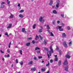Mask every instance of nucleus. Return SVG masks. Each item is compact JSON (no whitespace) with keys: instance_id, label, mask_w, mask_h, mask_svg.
Listing matches in <instances>:
<instances>
[{"instance_id":"1","label":"nucleus","mask_w":73,"mask_h":73,"mask_svg":"<svg viewBox=\"0 0 73 73\" xmlns=\"http://www.w3.org/2000/svg\"><path fill=\"white\" fill-rule=\"evenodd\" d=\"M50 50L48 51V53L49 54L50 56H52V53H53L54 51L53 50V48H52V46L50 47Z\"/></svg>"},{"instance_id":"2","label":"nucleus","mask_w":73,"mask_h":73,"mask_svg":"<svg viewBox=\"0 0 73 73\" xmlns=\"http://www.w3.org/2000/svg\"><path fill=\"white\" fill-rule=\"evenodd\" d=\"M43 18L42 17H40V18H39V21L40 22H42L41 23L43 24V22L45 21V20L42 19Z\"/></svg>"},{"instance_id":"3","label":"nucleus","mask_w":73,"mask_h":73,"mask_svg":"<svg viewBox=\"0 0 73 73\" xmlns=\"http://www.w3.org/2000/svg\"><path fill=\"white\" fill-rule=\"evenodd\" d=\"M46 28L47 29V31H48V33H50V32L49 31V29H50V27H49V25H46Z\"/></svg>"},{"instance_id":"4","label":"nucleus","mask_w":73,"mask_h":73,"mask_svg":"<svg viewBox=\"0 0 73 73\" xmlns=\"http://www.w3.org/2000/svg\"><path fill=\"white\" fill-rule=\"evenodd\" d=\"M68 64V61H67V59H66L65 60L64 62V65H67Z\"/></svg>"},{"instance_id":"5","label":"nucleus","mask_w":73,"mask_h":73,"mask_svg":"<svg viewBox=\"0 0 73 73\" xmlns=\"http://www.w3.org/2000/svg\"><path fill=\"white\" fill-rule=\"evenodd\" d=\"M57 3L56 5V8H59V3H60V1H58L57 2Z\"/></svg>"},{"instance_id":"6","label":"nucleus","mask_w":73,"mask_h":73,"mask_svg":"<svg viewBox=\"0 0 73 73\" xmlns=\"http://www.w3.org/2000/svg\"><path fill=\"white\" fill-rule=\"evenodd\" d=\"M66 36V35L65 33H63L62 34V37L63 38H65Z\"/></svg>"},{"instance_id":"7","label":"nucleus","mask_w":73,"mask_h":73,"mask_svg":"<svg viewBox=\"0 0 73 73\" xmlns=\"http://www.w3.org/2000/svg\"><path fill=\"white\" fill-rule=\"evenodd\" d=\"M63 44H64L65 48H66L67 47V46H68L67 44H66V42H63Z\"/></svg>"},{"instance_id":"8","label":"nucleus","mask_w":73,"mask_h":73,"mask_svg":"<svg viewBox=\"0 0 73 73\" xmlns=\"http://www.w3.org/2000/svg\"><path fill=\"white\" fill-rule=\"evenodd\" d=\"M33 62L32 61H29L28 63L29 65H32L33 64Z\"/></svg>"},{"instance_id":"9","label":"nucleus","mask_w":73,"mask_h":73,"mask_svg":"<svg viewBox=\"0 0 73 73\" xmlns=\"http://www.w3.org/2000/svg\"><path fill=\"white\" fill-rule=\"evenodd\" d=\"M69 41H70L69 42V46H71V45H72V41H71V40H69Z\"/></svg>"},{"instance_id":"10","label":"nucleus","mask_w":73,"mask_h":73,"mask_svg":"<svg viewBox=\"0 0 73 73\" xmlns=\"http://www.w3.org/2000/svg\"><path fill=\"white\" fill-rule=\"evenodd\" d=\"M52 13H54V14H57V12L56 11V10H54L52 11Z\"/></svg>"},{"instance_id":"11","label":"nucleus","mask_w":73,"mask_h":73,"mask_svg":"<svg viewBox=\"0 0 73 73\" xmlns=\"http://www.w3.org/2000/svg\"><path fill=\"white\" fill-rule=\"evenodd\" d=\"M22 32H24V33H27V31H25V28H22Z\"/></svg>"},{"instance_id":"12","label":"nucleus","mask_w":73,"mask_h":73,"mask_svg":"<svg viewBox=\"0 0 73 73\" xmlns=\"http://www.w3.org/2000/svg\"><path fill=\"white\" fill-rule=\"evenodd\" d=\"M53 4V1L52 0H50V2L49 3L50 5H52Z\"/></svg>"},{"instance_id":"13","label":"nucleus","mask_w":73,"mask_h":73,"mask_svg":"<svg viewBox=\"0 0 73 73\" xmlns=\"http://www.w3.org/2000/svg\"><path fill=\"white\" fill-rule=\"evenodd\" d=\"M19 17H21V18H22V19H23V18L24 17V16L21 14L19 15Z\"/></svg>"},{"instance_id":"14","label":"nucleus","mask_w":73,"mask_h":73,"mask_svg":"<svg viewBox=\"0 0 73 73\" xmlns=\"http://www.w3.org/2000/svg\"><path fill=\"white\" fill-rule=\"evenodd\" d=\"M66 57L68 58H70V56L69 55L67 54L66 56Z\"/></svg>"},{"instance_id":"15","label":"nucleus","mask_w":73,"mask_h":73,"mask_svg":"<svg viewBox=\"0 0 73 73\" xmlns=\"http://www.w3.org/2000/svg\"><path fill=\"white\" fill-rule=\"evenodd\" d=\"M12 27V24H11L9 25V26L7 27V28L8 29V28H10Z\"/></svg>"},{"instance_id":"16","label":"nucleus","mask_w":73,"mask_h":73,"mask_svg":"<svg viewBox=\"0 0 73 73\" xmlns=\"http://www.w3.org/2000/svg\"><path fill=\"white\" fill-rule=\"evenodd\" d=\"M59 31H62L64 29L62 28V27H60L59 28Z\"/></svg>"},{"instance_id":"17","label":"nucleus","mask_w":73,"mask_h":73,"mask_svg":"<svg viewBox=\"0 0 73 73\" xmlns=\"http://www.w3.org/2000/svg\"><path fill=\"white\" fill-rule=\"evenodd\" d=\"M61 61L60 60L59 61L58 65L59 66H60V65H61Z\"/></svg>"},{"instance_id":"18","label":"nucleus","mask_w":73,"mask_h":73,"mask_svg":"<svg viewBox=\"0 0 73 73\" xmlns=\"http://www.w3.org/2000/svg\"><path fill=\"white\" fill-rule=\"evenodd\" d=\"M52 23V24L54 25H55V24H56L55 23V20H53Z\"/></svg>"},{"instance_id":"19","label":"nucleus","mask_w":73,"mask_h":73,"mask_svg":"<svg viewBox=\"0 0 73 73\" xmlns=\"http://www.w3.org/2000/svg\"><path fill=\"white\" fill-rule=\"evenodd\" d=\"M31 70L32 71H36V68H32Z\"/></svg>"},{"instance_id":"20","label":"nucleus","mask_w":73,"mask_h":73,"mask_svg":"<svg viewBox=\"0 0 73 73\" xmlns=\"http://www.w3.org/2000/svg\"><path fill=\"white\" fill-rule=\"evenodd\" d=\"M37 38H38H38H39V37H38V35L36 36V37L35 38V39L36 40H37Z\"/></svg>"},{"instance_id":"21","label":"nucleus","mask_w":73,"mask_h":73,"mask_svg":"<svg viewBox=\"0 0 73 73\" xmlns=\"http://www.w3.org/2000/svg\"><path fill=\"white\" fill-rule=\"evenodd\" d=\"M40 50V48H38V47H36L35 48V50Z\"/></svg>"},{"instance_id":"22","label":"nucleus","mask_w":73,"mask_h":73,"mask_svg":"<svg viewBox=\"0 0 73 73\" xmlns=\"http://www.w3.org/2000/svg\"><path fill=\"white\" fill-rule=\"evenodd\" d=\"M36 24H35L34 25L33 27V29H35L36 28Z\"/></svg>"},{"instance_id":"23","label":"nucleus","mask_w":73,"mask_h":73,"mask_svg":"<svg viewBox=\"0 0 73 73\" xmlns=\"http://www.w3.org/2000/svg\"><path fill=\"white\" fill-rule=\"evenodd\" d=\"M5 58H7V57H9V55L8 54L7 55H5Z\"/></svg>"},{"instance_id":"24","label":"nucleus","mask_w":73,"mask_h":73,"mask_svg":"<svg viewBox=\"0 0 73 73\" xmlns=\"http://www.w3.org/2000/svg\"><path fill=\"white\" fill-rule=\"evenodd\" d=\"M5 35H6V36H7L8 37H9V35H8V33H7V32H6L5 33Z\"/></svg>"},{"instance_id":"25","label":"nucleus","mask_w":73,"mask_h":73,"mask_svg":"<svg viewBox=\"0 0 73 73\" xmlns=\"http://www.w3.org/2000/svg\"><path fill=\"white\" fill-rule=\"evenodd\" d=\"M38 32L39 33H41L42 32V31L41 29H40L38 31Z\"/></svg>"},{"instance_id":"26","label":"nucleus","mask_w":73,"mask_h":73,"mask_svg":"<svg viewBox=\"0 0 73 73\" xmlns=\"http://www.w3.org/2000/svg\"><path fill=\"white\" fill-rule=\"evenodd\" d=\"M48 64H46V66H49V62L48 61Z\"/></svg>"},{"instance_id":"27","label":"nucleus","mask_w":73,"mask_h":73,"mask_svg":"<svg viewBox=\"0 0 73 73\" xmlns=\"http://www.w3.org/2000/svg\"><path fill=\"white\" fill-rule=\"evenodd\" d=\"M24 12V10H22L19 11L20 13H23V12Z\"/></svg>"},{"instance_id":"28","label":"nucleus","mask_w":73,"mask_h":73,"mask_svg":"<svg viewBox=\"0 0 73 73\" xmlns=\"http://www.w3.org/2000/svg\"><path fill=\"white\" fill-rule=\"evenodd\" d=\"M65 70L66 71H68V67H66L65 68Z\"/></svg>"},{"instance_id":"29","label":"nucleus","mask_w":73,"mask_h":73,"mask_svg":"<svg viewBox=\"0 0 73 73\" xmlns=\"http://www.w3.org/2000/svg\"><path fill=\"white\" fill-rule=\"evenodd\" d=\"M42 71H45V69L44 68H42L41 69Z\"/></svg>"},{"instance_id":"30","label":"nucleus","mask_w":73,"mask_h":73,"mask_svg":"<svg viewBox=\"0 0 73 73\" xmlns=\"http://www.w3.org/2000/svg\"><path fill=\"white\" fill-rule=\"evenodd\" d=\"M50 33L51 36H54V35H53V34L52 32L50 33Z\"/></svg>"},{"instance_id":"31","label":"nucleus","mask_w":73,"mask_h":73,"mask_svg":"<svg viewBox=\"0 0 73 73\" xmlns=\"http://www.w3.org/2000/svg\"><path fill=\"white\" fill-rule=\"evenodd\" d=\"M22 51L21 50H19V52H20V53L21 54V55H22V54H23V53H22Z\"/></svg>"},{"instance_id":"32","label":"nucleus","mask_w":73,"mask_h":73,"mask_svg":"<svg viewBox=\"0 0 73 73\" xmlns=\"http://www.w3.org/2000/svg\"><path fill=\"white\" fill-rule=\"evenodd\" d=\"M19 63L21 65H22L23 64V61H21V62H19Z\"/></svg>"},{"instance_id":"33","label":"nucleus","mask_w":73,"mask_h":73,"mask_svg":"<svg viewBox=\"0 0 73 73\" xmlns=\"http://www.w3.org/2000/svg\"><path fill=\"white\" fill-rule=\"evenodd\" d=\"M26 45V46H29L30 45V43H27Z\"/></svg>"},{"instance_id":"34","label":"nucleus","mask_w":73,"mask_h":73,"mask_svg":"<svg viewBox=\"0 0 73 73\" xmlns=\"http://www.w3.org/2000/svg\"><path fill=\"white\" fill-rule=\"evenodd\" d=\"M61 16L62 17H64V14H61Z\"/></svg>"},{"instance_id":"35","label":"nucleus","mask_w":73,"mask_h":73,"mask_svg":"<svg viewBox=\"0 0 73 73\" xmlns=\"http://www.w3.org/2000/svg\"><path fill=\"white\" fill-rule=\"evenodd\" d=\"M10 18H12L13 17V15H11L10 16Z\"/></svg>"},{"instance_id":"36","label":"nucleus","mask_w":73,"mask_h":73,"mask_svg":"<svg viewBox=\"0 0 73 73\" xmlns=\"http://www.w3.org/2000/svg\"><path fill=\"white\" fill-rule=\"evenodd\" d=\"M7 4H9L10 3V1H9V0H7Z\"/></svg>"},{"instance_id":"37","label":"nucleus","mask_w":73,"mask_h":73,"mask_svg":"<svg viewBox=\"0 0 73 73\" xmlns=\"http://www.w3.org/2000/svg\"><path fill=\"white\" fill-rule=\"evenodd\" d=\"M60 27H62L58 26V27H56V29H59V28H60Z\"/></svg>"},{"instance_id":"38","label":"nucleus","mask_w":73,"mask_h":73,"mask_svg":"<svg viewBox=\"0 0 73 73\" xmlns=\"http://www.w3.org/2000/svg\"><path fill=\"white\" fill-rule=\"evenodd\" d=\"M43 42L44 44H45V45H46V41L44 40Z\"/></svg>"},{"instance_id":"39","label":"nucleus","mask_w":73,"mask_h":73,"mask_svg":"<svg viewBox=\"0 0 73 73\" xmlns=\"http://www.w3.org/2000/svg\"><path fill=\"white\" fill-rule=\"evenodd\" d=\"M59 48L58 46H56V50H57V51H58V50H59Z\"/></svg>"},{"instance_id":"40","label":"nucleus","mask_w":73,"mask_h":73,"mask_svg":"<svg viewBox=\"0 0 73 73\" xmlns=\"http://www.w3.org/2000/svg\"><path fill=\"white\" fill-rule=\"evenodd\" d=\"M1 8H4V6L3 5H1Z\"/></svg>"},{"instance_id":"41","label":"nucleus","mask_w":73,"mask_h":73,"mask_svg":"<svg viewBox=\"0 0 73 73\" xmlns=\"http://www.w3.org/2000/svg\"><path fill=\"white\" fill-rule=\"evenodd\" d=\"M39 36L40 38V39H41V40H42V37H41V35H39Z\"/></svg>"},{"instance_id":"42","label":"nucleus","mask_w":73,"mask_h":73,"mask_svg":"<svg viewBox=\"0 0 73 73\" xmlns=\"http://www.w3.org/2000/svg\"><path fill=\"white\" fill-rule=\"evenodd\" d=\"M60 23V21H57V23L58 24H59Z\"/></svg>"},{"instance_id":"43","label":"nucleus","mask_w":73,"mask_h":73,"mask_svg":"<svg viewBox=\"0 0 73 73\" xmlns=\"http://www.w3.org/2000/svg\"><path fill=\"white\" fill-rule=\"evenodd\" d=\"M32 37H28L27 38V40H31Z\"/></svg>"},{"instance_id":"44","label":"nucleus","mask_w":73,"mask_h":73,"mask_svg":"<svg viewBox=\"0 0 73 73\" xmlns=\"http://www.w3.org/2000/svg\"><path fill=\"white\" fill-rule=\"evenodd\" d=\"M38 58L40 59V58H42V56H38Z\"/></svg>"},{"instance_id":"45","label":"nucleus","mask_w":73,"mask_h":73,"mask_svg":"<svg viewBox=\"0 0 73 73\" xmlns=\"http://www.w3.org/2000/svg\"><path fill=\"white\" fill-rule=\"evenodd\" d=\"M58 60V58H55V61H57Z\"/></svg>"},{"instance_id":"46","label":"nucleus","mask_w":73,"mask_h":73,"mask_svg":"<svg viewBox=\"0 0 73 73\" xmlns=\"http://www.w3.org/2000/svg\"><path fill=\"white\" fill-rule=\"evenodd\" d=\"M47 56H48V58H50V56H49V55L48 52H47Z\"/></svg>"},{"instance_id":"47","label":"nucleus","mask_w":73,"mask_h":73,"mask_svg":"<svg viewBox=\"0 0 73 73\" xmlns=\"http://www.w3.org/2000/svg\"><path fill=\"white\" fill-rule=\"evenodd\" d=\"M10 50V49H8L7 50V52H8V53H10V50Z\"/></svg>"},{"instance_id":"48","label":"nucleus","mask_w":73,"mask_h":73,"mask_svg":"<svg viewBox=\"0 0 73 73\" xmlns=\"http://www.w3.org/2000/svg\"><path fill=\"white\" fill-rule=\"evenodd\" d=\"M32 42L33 43V44H35V41L34 40H33L32 41Z\"/></svg>"},{"instance_id":"49","label":"nucleus","mask_w":73,"mask_h":73,"mask_svg":"<svg viewBox=\"0 0 73 73\" xmlns=\"http://www.w3.org/2000/svg\"><path fill=\"white\" fill-rule=\"evenodd\" d=\"M34 60H37V58H36V57H35L34 58Z\"/></svg>"},{"instance_id":"50","label":"nucleus","mask_w":73,"mask_h":73,"mask_svg":"<svg viewBox=\"0 0 73 73\" xmlns=\"http://www.w3.org/2000/svg\"><path fill=\"white\" fill-rule=\"evenodd\" d=\"M0 52L1 53H4V52H3V51L1 50H0Z\"/></svg>"},{"instance_id":"51","label":"nucleus","mask_w":73,"mask_h":73,"mask_svg":"<svg viewBox=\"0 0 73 73\" xmlns=\"http://www.w3.org/2000/svg\"><path fill=\"white\" fill-rule=\"evenodd\" d=\"M37 53H40V51H37Z\"/></svg>"},{"instance_id":"52","label":"nucleus","mask_w":73,"mask_h":73,"mask_svg":"<svg viewBox=\"0 0 73 73\" xmlns=\"http://www.w3.org/2000/svg\"><path fill=\"white\" fill-rule=\"evenodd\" d=\"M50 62H51V63H52V62H53V60H50Z\"/></svg>"},{"instance_id":"53","label":"nucleus","mask_w":73,"mask_h":73,"mask_svg":"<svg viewBox=\"0 0 73 73\" xmlns=\"http://www.w3.org/2000/svg\"><path fill=\"white\" fill-rule=\"evenodd\" d=\"M16 63L17 64L18 63V60H17V59H16Z\"/></svg>"},{"instance_id":"54","label":"nucleus","mask_w":73,"mask_h":73,"mask_svg":"<svg viewBox=\"0 0 73 73\" xmlns=\"http://www.w3.org/2000/svg\"><path fill=\"white\" fill-rule=\"evenodd\" d=\"M5 4V2H1V4H2V5H3V4Z\"/></svg>"},{"instance_id":"55","label":"nucleus","mask_w":73,"mask_h":73,"mask_svg":"<svg viewBox=\"0 0 73 73\" xmlns=\"http://www.w3.org/2000/svg\"><path fill=\"white\" fill-rule=\"evenodd\" d=\"M44 50H48V48H44Z\"/></svg>"},{"instance_id":"56","label":"nucleus","mask_w":73,"mask_h":73,"mask_svg":"<svg viewBox=\"0 0 73 73\" xmlns=\"http://www.w3.org/2000/svg\"><path fill=\"white\" fill-rule=\"evenodd\" d=\"M69 29H70V27H68L67 29H68V30H69Z\"/></svg>"},{"instance_id":"57","label":"nucleus","mask_w":73,"mask_h":73,"mask_svg":"<svg viewBox=\"0 0 73 73\" xmlns=\"http://www.w3.org/2000/svg\"><path fill=\"white\" fill-rule=\"evenodd\" d=\"M11 42H10L9 44V46H11Z\"/></svg>"},{"instance_id":"58","label":"nucleus","mask_w":73,"mask_h":73,"mask_svg":"<svg viewBox=\"0 0 73 73\" xmlns=\"http://www.w3.org/2000/svg\"><path fill=\"white\" fill-rule=\"evenodd\" d=\"M40 28H41V29H43V28H42V26H40Z\"/></svg>"},{"instance_id":"59","label":"nucleus","mask_w":73,"mask_h":73,"mask_svg":"<svg viewBox=\"0 0 73 73\" xmlns=\"http://www.w3.org/2000/svg\"><path fill=\"white\" fill-rule=\"evenodd\" d=\"M18 7H20V4H19L18 5Z\"/></svg>"},{"instance_id":"60","label":"nucleus","mask_w":73,"mask_h":73,"mask_svg":"<svg viewBox=\"0 0 73 73\" xmlns=\"http://www.w3.org/2000/svg\"><path fill=\"white\" fill-rule=\"evenodd\" d=\"M54 56H55V57L56 58H57V55H54Z\"/></svg>"},{"instance_id":"61","label":"nucleus","mask_w":73,"mask_h":73,"mask_svg":"<svg viewBox=\"0 0 73 73\" xmlns=\"http://www.w3.org/2000/svg\"><path fill=\"white\" fill-rule=\"evenodd\" d=\"M62 26H64V24L63 23H62Z\"/></svg>"},{"instance_id":"62","label":"nucleus","mask_w":73,"mask_h":73,"mask_svg":"<svg viewBox=\"0 0 73 73\" xmlns=\"http://www.w3.org/2000/svg\"><path fill=\"white\" fill-rule=\"evenodd\" d=\"M18 9H21V7H20V6H19L18 7Z\"/></svg>"},{"instance_id":"63","label":"nucleus","mask_w":73,"mask_h":73,"mask_svg":"<svg viewBox=\"0 0 73 73\" xmlns=\"http://www.w3.org/2000/svg\"><path fill=\"white\" fill-rule=\"evenodd\" d=\"M13 64H12V65H11V67H13Z\"/></svg>"},{"instance_id":"64","label":"nucleus","mask_w":73,"mask_h":73,"mask_svg":"<svg viewBox=\"0 0 73 73\" xmlns=\"http://www.w3.org/2000/svg\"><path fill=\"white\" fill-rule=\"evenodd\" d=\"M52 8H54V6H53Z\"/></svg>"}]
</instances>
